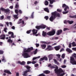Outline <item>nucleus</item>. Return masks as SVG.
Listing matches in <instances>:
<instances>
[{"mask_svg":"<svg viewBox=\"0 0 76 76\" xmlns=\"http://www.w3.org/2000/svg\"><path fill=\"white\" fill-rule=\"evenodd\" d=\"M48 51H51L53 50V48L51 46H48L47 48H46V50H48Z\"/></svg>","mask_w":76,"mask_h":76,"instance_id":"nucleus-8","label":"nucleus"},{"mask_svg":"<svg viewBox=\"0 0 76 76\" xmlns=\"http://www.w3.org/2000/svg\"><path fill=\"white\" fill-rule=\"evenodd\" d=\"M44 11H45V12H47L48 13H49V10L48 9V7L44 8Z\"/></svg>","mask_w":76,"mask_h":76,"instance_id":"nucleus-21","label":"nucleus"},{"mask_svg":"<svg viewBox=\"0 0 76 76\" xmlns=\"http://www.w3.org/2000/svg\"><path fill=\"white\" fill-rule=\"evenodd\" d=\"M49 18L48 17V16H45V19L46 20H47Z\"/></svg>","mask_w":76,"mask_h":76,"instance_id":"nucleus-45","label":"nucleus"},{"mask_svg":"<svg viewBox=\"0 0 76 76\" xmlns=\"http://www.w3.org/2000/svg\"><path fill=\"white\" fill-rule=\"evenodd\" d=\"M51 15H51L50 18H49L51 22H53V20H54L56 18V17L59 18L60 16V14L56 12H52Z\"/></svg>","mask_w":76,"mask_h":76,"instance_id":"nucleus-1","label":"nucleus"},{"mask_svg":"<svg viewBox=\"0 0 76 76\" xmlns=\"http://www.w3.org/2000/svg\"><path fill=\"white\" fill-rule=\"evenodd\" d=\"M32 32L33 34L35 35V34H37V32H38V30L34 29L32 30Z\"/></svg>","mask_w":76,"mask_h":76,"instance_id":"nucleus-13","label":"nucleus"},{"mask_svg":"<svg viewBox=\"0 0 76 76\" xmlns=\"http://www.w3.org/2000/svg\"><path fill=\"white\" fill-rule=\"evenodd\" d=\"M60 48H61V46L60 45L57 46L55 47V49L56 51H58Z\"/></svg>","mask_w":76,"mask_h":76,"instance_id":"nucleus-9","label":"nucleus"},{"mask_svg":"<svg viewBox=\"0 0 76 76\" xmlns=\"http://www.w3.org/2000/svg\"><path fill=\"white\" fill-rule=\"evenodd\" d=\"M53 56H54V55L53 54H50L48 56V58H49V61L51 60H53Z\"/></svg>","mask_w":76,"mask_h":76,"instance_id":"nucleus-7","label":"nucleus"},{"mask_svg":"<svg viewBox=\"0 0 76 76\" xmlns=\"http://www.w3.org/2000/svg\"><path fill=\"white\" fill-rule=\"evenodd\" d=\"M67 30H69V28H64V31H67Z\"/></svg>","mask_w":76,"mask_h":76,"instance_id":"nucleus-54","label":"nucleus"},{"mask_svg":"<svg viewBox=\"0 0 76 76\" xmlns=\"http://www.w3.org/2000/svg\"><path fill=\"white\" fill-rule=\"evenodd\" d=\"M12 38H15V36H14L13 33L11 34V36L9 37V38L10 39H11Z\"/></svg>","mask_w":76,"mask_h":76,"instance_id":"nucleus-25","label":"nucleus"},{"mask_svg":"<svg viewBox=\"0 0 76 76\" xmlns=\"http://www.w3.org/2000/svg\"><path fill=\"white\" fill-rule=\"evenodd\" d=\"M29 72V70H27V71H24L23 72V75L24 76H26L27 75V73H28V72Z\"/></svg>","mask_w":76,"mask_h":76,"instance_id":"nucleus-11","label":"nucleus"},{"mask_svg":"<svg viewBox=\"0 0 76 76\" xmlns=\"http://www.w3.org/2000/svg\"><path fill=\"white\" fill-rule=\"evenodd\" d=\"M48 1H49L50 4H52L56 1L55 0H47Z\"/></svg>","mask_w":76,"mask_h":76,"instance_id":"nucleus-22","label":"nucleus"},{"mask_svg":"<svg viewBox=\"0 0 76 76\" xmlns=\"http://www.w3.org/2000/svg\"><path fill=\"white\" fill-rule=\"evenodd\" d=\"M67 9H69V7L68 6L67 7H65V8L64 9V10L65 11H66V10H67Z\"/></svg>","mask_w":76,"mask_h":76,"instance_id":"nucleus-40","label":"nucleus"},{"mask_svg":"<svg viewBox=\"0 0 76 76\" xmlns=\"http://www.w3.org/2000/svg\"><path fill=\"white\" fill-rule=\"evenodd\" d=\"M54 66L56 67L55 69H54V71L55 72V73H56L57 72V71L58 70V67L56 65H54Z\"/></svg>","mask_w":76,"mask_h":76,"instance_id":"nucleus-14","label":"nucleus"},{"mask_svg":"<svg viewBox=\"0 0 76 76\" xmlns=\"http://www.w3.org/2000/svg\"><path fill=\"white\" fill-rule=\"evenodd\" d=\"M15 12L17 15H19V10H15Z\"/></svg>","mask_w":76,"mask_h":76,"instance_id":"nucleus-33","label":"nucleus"},{"mask_svg":"<svg viewBox=\"0 0 76 76\" xmlns=\"http://www.w3.org/2000/svg\"><path fill=\"white\" fill-rule=\"evenodd\" d=\"M75 44L76 42H73L72 43V47H76V44Z\"/></svg>","mask_w":76,"mask_h":76,"instance_id":"nucleus-28","label":"nucleus"},{"mask_svg":"<svg viewBox=\"0 0 76 76\" xmlns=\"http://www.w3.org/2000/svg\"><path fill=\"white\" fill-rule=\"evenodd\" d=\"M39 66V64H34V67H38V66Z\"/></svg>","mask_w":76,"mask_h":76,"instance_id":"nucleus-53","label":"nucleus"},{"mask_svg":"<svg viewBox=\"0 0 76 76\" xmlns=\"http://www.w3.org/2000/svg\"><path fill=\"white\" fill-rule=\"evenodd\" d=\"M63 72H64V71L61 68H60L58 70L57 72L56 73H63Z\"/></svg>","mask_w":76,"mask_h":76,"instance_id":"nucleus-6","label":"nucleus"},{"mask_svg":"<svg viewBox=\"0 0 76 76\" xmlns=\"http://www.w3.org/2000/svg\"><path fill=\"white\" fill-rule=\"evenodd\" d=\"M53 60L54 61V63H55L57 65H59L60 63L58 62H57V61L56 59H53Z\"/></svg>","mask_w":76,"mask_h":76,"instance_id":"nucleus-19","label":"nucleus"},{"mask_svg":"<svg viewBox=\"0 0 76 76\" xmlns=\"http://www.w3.org/2000/svg\"><path fill=\"white\" fill-rule=\"evenodd\" d=\"M47 47V45L45 44L42 45H41V47L42 49H45Z\"/></svg>","mask_w":76,"mask_h":76,"instance_id":"nucleus-18","label":"nucleus"},{"mask_svg":"<svg viewBox=\"0 0 76 76\" xmlns=\"http://www.w3.org/2000/svg\"><path fill=\"white\" fill-rule=\"evenodd\" d=\"M1 60L2 61H4V62H6V59L4 58H3L2 59H1Z\"/></svg>","mask_w":76,"mask_h":76,"instance_id":"nucleus-46","label":"nucleus"},{"mask_svg":"<svg viewBox=\"0 0 76 76\" xmlns=\"http://www.w3.org/2000/svg\"><path fill=\"white\" fill-rule=\"evenodd\" d=\"M41 43H44V44H50V42H44V41H40Z\"/></svg>","mask_w":76,"mask_h":76,"instance_id":"nucleus-24","label":"nucleus"},{"mask_svg":"<svg viewBox=\"0 0 76 76\" xmlns=\"http://www.w3.org/2000/svg\"><path fill=\"white\" fill-rule=\"evenodd\" d=\"M25 62L23 61L22 62H21V65H25Z\"/></svg>","mask_w":76,"mask_h":76,"instance_id":"nucleus-36","label":"nucleus"},{"mask_svg":"<svg viewBox=\"0 0 76 76\" xmlns=\"http://www.w3.org/2000/svg\"><path fill=\"white\" fill-rule=\"evenodd\" d=\"M19 5L18 4H16L15 6V8H16V9H18V8H19Z\"/></svg>","mask_w":76,"mask_h":76,"instance_id":"nucleus-41","label":"nucleus"},{"mask_svg":"<svg viewBox=\"0 0 76 76\" xmlns=\"http://www.w3.org/2000/svg\"><path fill=\"white\" fill-rule=\"evenodd\" d=\"M64 75H65V73H62L60 74V76H64Z\"/></svg>","mask_w":76,"mask_h":76,"instance_id":"nucleus-59","label":"nucleus"},{"mask_svg":"<svg viewBox=\"0 0 76 76\" xmlns=\"http://www.w3.org/2000/svg\"><path fill=\"white\" fill-rule=\"evenodd\" d=\"M50 73V71H48V70H46L44 71V73L45 74H49Z\"/></svg>","mask_w":76,"mask_h":76,"instance_id":"nucleus-26","label":"nucleus"},{"mask_svg":"<svg viewBox=\"0 0 76 76\" xmlns=\"http://www.w3.org/2000/svg\"><path fill=\"white\" fill-rule=\"evenodd\" d=\"M69 48H72V43H70L69 44Z\"/></svg>","mask_w":76,"mask_h":76,"instance_id":"nucleus-47","label":"nucleus"},{"mask_svg":"<svg viewBox=\"0 0 76 76\" xmlns=\"http://www.w3.org/2000/svg\"><path fill=\"white\" fill-rule=\"evenodd\" d=\"M3 51L0 50V54H3Z\"/></svg>","mask_w":76,"mask_h":76,"instance_id":"nucleus-58","label":"nucleus"},{"mask_svg":"<svg viewBox=\"0 0 76 76\" xmlns=\"http://www.w3.org/2000/svg\"><path fill=\"white\" fill-rule=\"evenodd\" d=\"M40 58V56H39L37 57H34L33 58V60L34 61V60H36V59H37V58Z\"/></svg>","mask_w":76,"mask_h":76,"instance_id":"nucleus-32","label":"nucleus"},{"mask_svg":"<svg viewBox=\"0 0 76 76\" xmlns=\"http://www.w3.org/2000/svg\"><path fill=\"white\" fill-rule=\"evenodd\" d=\"M34 12H33L31 14V18H32V19L34 18Z\"/></svg>","mask_w":76,"mask_h":76,"instance_id":"nucleus-34","label":"nucleus"},{"mask_svg":"<svg viewBox=\"0 0 76 76\" xmlns=\"http://www.w3.org/2000/svg\"><path fill=\"white\" fill-rule=\"evenodd\" d=\"M7 42H9V44H10V45L13 42V40L11 39H8V40L7 41Z\"/></svg>","mask_w":76,"mask_h":76,"instance_id":"nucleus-17","label":"nucleus"},{"mask_svg":"<svg viewBox=\"0 0 76 76\" xmlns=\"http://www.w3.org/2000/svg\"><path fill=\"white\" fill-rule=\"evenodd\" d=\"M69 18H76V15H73V16H69Z\"/></svg>","mask_w":76,"mask_h":76,"instance_id":"nucleus-31","label":"nucleus"},{"mask_svg":"<svg viewBox=\"0 0 76 76\" xmlns=\"http://www.w3.org/2000/svg\"><path fill=\"white\" fill-rule=\"evenodd\" d=\"M36 63L37 62L35 61H33L31 62V63L32 64H35V63Z\"/></svg>","mask_w":76,"mask_h":76,"instance_id":"nucleus-51","label":"nucleus"},{"mask_svg":"<svg viewBox=\"0 0 76 76\" xmlns=\"http://www.w3.org/2000/svg\"><path fill=\"white\" fill-rule=\"evenodd\" d=\"M68 21L69 20L67 21L66 20H65L64 22V23L65 24L67 23H68Z\"/></svg>","mask_w":76,"mask_h":76,"instance_id":"nucleus-44","label":"nucleus"},{"mask_svg":"<svg viewBox=\"0 0 76 76\" xmlns=\"http://www.w3.org/2000/svg\"><path fill=\"white\" fill-rule=\"evenodd\" d=\"M66 51H67V52H68L69 53H72L73 52L72 50H70L69 48H67L66 49Z\"/></svg>","mask_w":76,"mask_h":76,"instance_id":"nucleus-16","label":"nucleus"},{"mask_svg":"<svg viewBox=\"0 0 76 76\" xmlns=\"http://www.w3.org/2000/svg\"><path fill=\"white\" fill-rule=\"evenodd\" d=\"M23 56L24 58H28L29 57V56L27 53H24L23 54Z\"/></svg>","mask_w":76,"mask_h":76,"instance_id":"nucleus-5","label":"nucleus"},{"mask_svg":"<svg viewBox=\"0 0 76 76\" xmlns=\"http://www.w3.org/2000/svg\"><path fill=\"white\" fill-rule=\"evenodd\" d=\"M33 50V47H31V48H28L27 50H24V53H29V52H31L32 50Z\"/></svg>","mask_w":76,"mask_h":76,"instance_id":"nucleus-4","label":"nucleus"},{"mask_svg":"<svg viewBox=\"0 0 76 76\" xmlns=\"http://www.w3.org/2000/svg\"><path fill=\"white\" fill-rule=\"evenodd\" d=\"M56 33V30L53 29L51 31H49L48 33H47L46 32H44V31H42V35L43 37H45L48 35V36H52L54 35Z\"/></svg>","mask_w":76,"mask_h":76,"instance_id":"nucleus-2","label":"nucleus"},{"mask_svg":"<svg viewBox=\"0 0 76 76\" xmlns=\"http://www.w3.org/2000/svg\"><path fill=\"white\" fill-rule=\"evenodd\" d=\"M39 76H45V75H44V74L43 73L40 74L39 75Z\"/></svg>","mask_w":76,"mask_h":76,"instance_id":"nucleus-62","label":"nucleus"},{"mask_svg":"<svg viewBox=\"0 0 76 76\" xmlns=\"http://www.w3.org/2000/svg\"><path fill=\"white\" fill-rule=\"evenodd\" d=\"M16 76H19V72H16Z\"/></svg>","mask_w":76,"mask_h":76,"instance_id":"nucleus-64","label":"nucleus"},{"mask_svg":"<svg viewBox=\"0 0 76 76\" xmlns=\"http://www.w3.org/2000/svg\"><path fill=\"white\" fill-rule=\"evenodd\" d=\"M31 31H32V30H30L28 31H26V33L27 34H30V33H31Z\"/></svg>","mask_w":76,"mask_h":76,"instance_id":"nucleus-37","label":"nucleus"},{"mask_svg":"<svg viewBox=\"0 0 76 76\" xmlns=\"http://www.w3.org/2000/svg\"><path fill=\"white\" fill-rule=\"evenodd\" d=\"M4 19V16L2 15L0 17V20H3Z\"/></svg>","mask_w":76,"mask_h":76,"instance_id":"nucleus-43","label":"nucleus"},{"mask_svg":"<svg viewBox=\"0 0 76 76\" xmlns=\"http://www.w3.org/2000/svg\"><path fill=\"white\" fill-rule=\"evenodd\" d=\"M68 23H69V24H70V25H71V24H72V23H73V22H74V21H73V20H71V21H69L68 20Z\"/></svg>","mask_w":76,"mask_h":76,"instance_id":"nucleus-29","label":"nucleus"},{"mask_svg":"<svg viewBox=\"0 0 76 76\" xmlns=\"http://www.w3.org/2000/svg\"><path fill=\"white\" fill-rule=\"evenodd\" d=\"M40 29H45L46 28V25H43L40 26Z\"/></svg>","mask_w":76,"mask_h":76,"instance_id":"nucleus-20","label":"nucleus"},{"mask_svg":"<svg viewBox=\"0 0 76 76\" xmlns=\"http://www.w3.org/2000/svg\"><path fill=\"white\" fill-rule=\"evenodd\" d=\"M26 68L28 70H29V72H31V70L30 69H31V66H26Z\"/></svg>","mask_w":76,"mask_h":76,"instance_id":"nucleus-27","label":"nucleus"},{"mask_svg":"<svg viewBox=\"0 0 76 76\" xmlns=\"http://www.w3.org/2000/svg\"><path fill=\"white\" fill-rule=\"evenodd\" d=\"M36 29H41V27L40 26H36Z\"/></svg>","mask_w":76,"mask_h":76,"instance_id":"nucleus-35","label":"nucleus"},{"mask_svg":"<svg viewBox=\"0 0 76 76\" xmlns=\"http://www.w3.org/2000/svg\"><path fill=\"white\" fill-rule=\"evenodd\" d=\"M68 6H67L66 4H63V5L62 6V7H67Z\"/></svg>","mask_w":76,"mask_h":76,"instance_id":"nucleus-39","label":"nucleus"},{"mask_svg":"<svg viewBox=\"0 0 76 76\" xmlns=\"http://www.w3.org/2000/svg\"><path fill=\"white\" fill-rule=\"evenodd\" d=\"M37 51H38V49H36L34 51V54H36Z\"/></svg>","mask_w":76,"mask_h":76,"instance_id":"nucleus-42","label":"nucleus"},{"mask_svg":"<svg viewBox=\"0 0 76 76\" xmlns=\"http://www.w3.org/2000/svg\"><path fill=\"white\" fill-rule=\"evenodd\" d=\"M4 73H7L8 74H9V75H11V74H12V73H11V72H10V71L7 70H4Z\"/></svg>","mask_w":76,"mask_h":76,"instance_id":"nucleus-15","label":"nucleus"},{"mask_svg":"<svg viewBox=\"0 0 76 76\" xmlns=\"http://www.w3.org/2000/svg\"><path fill=\"white\" fill-rule=\"evenodd\" d=\"M49 3L48 2V1H45V6H48V5Z\"/></svg>","mask_w":76,"mask_h":76,"instance_id":"nucleus-30","label":"nucleus"},{"mask_svg":"<svg viewBox=\"0 0 76 76\" xmlns=\"http://www.w3.org/2000/svg\"><path fill=\"white\" fill-rule=\"evenodd\" d=\"M61 67L62 68H66V66L64 65H62L61 66Z\"/></svg>","mask_w":76,"mask_h":76,"instance_id":"nucleus-56","label":"nucleus"},{"mask_svg":"<svg viewBox=\"0 0 76 76\" xmlns=\"http://www.w3.org/2000/svg\"><path fill=\"white\" fill-rule=\"evenodd\" d=\"M18 15H19L18 14H17L16 15H13V18H15V19H18V18H19V17L18 16Z\"/></svg>","mask_w":76,"mask_h":76,"instance_id":"nucleus-23","label":"nucleus"},{"mask_svg":"<svg viewBox=\"0 0 76 76\" xmlns=\"http://www.w3.org/2000/svg\"><path fill=\"white\" fill-rule=\"evenodd\" d=\"M72 57H75H75H76V53H74V54H73L72 55Z\"/></svg>","mask_w":76,"mask_h":76,"instance_id":"nucleus-52","label":"nucleus"},{"mask_svg":"<svg viewBox=\"0 0 76 76\" xmlns=\"http://www.w3.org/2000/svg\"><path fill=\"white\" fill-rule=\"evenodd\" d=\"M6 30H7V28H4V31L5 32H7V31H6Z\"/></svg>","mask_w":76,"mask_h":76,"instance_id":"nucleus-60","label":"nucleus"},{"mask_svg":"<svg viewBox=\"0 0 76 76\" xmlns=\"http://www.w3.org/2000/svg\"><path fill=\"white\" fill-rule=\"evenodd\" d=\"M63 32V31L61 29L58 30L57 31V35H60L61 33Z\"/></svg>","mask_w":76,"mask_h":76,"instance_id":"nucleus-10","label":"nucleus"},{"mask_svg":"<svg viewBox=\"0 0 76 76\" xmlns=\"http://www.w3.org/2000/svg\"><path fill=\"white\" fill-rule=\"evenodd\" d=\"M5 38H6V35L5 34H2L0 36V39H4Z\"/></svg>","mask_w":76,"mask_h":76,"instance_id":"nucleus-12","label":"nucleus"},{"mask_svg":"<svg viewBox=\"0 0 76 76\" xmlns=\"http://www.w3.org/2000/svg\"><path fill=\"white\" fill-rule=\"evenodd\" d=\"M57 11L58 12H61V10H60L59 9H57Z\"/></svg>","mask_w":76,"mask_h":76,"instance_id":"nucleus-61","label":"nucleus"},{"mask_svg":"<svg viewBox=\"0 0 76 76\" xmlns=\"http://www.w3.org/2000/svg\"><path fill=\"white\" fill-rule=\"evenodd\" d=\"M43 60H44V59L43 58V57L40 58V60H39V61H43Z\"/></svg>","mask_w":76,"mask_h":76,"instance_id":"nucleus-49","label":"nucleus"},{"mask_svg":"<svg viewBox=\"0 0 76 76\" xmlns=\"http://www.w3.org/2000/svg\"><path fill=\"white\" fill-rule=\"evenodd\" d=\"M72 49L74 51H76V48H72Z\"/></svg>","mask_w":76,"mask_h":76,"instance_id":"nucleus-63","label":"nucleus"},{"mask_svg":"<svg viewBox=\"0 0 76 76\" xmlns=\"http://www.w3.org/2000/svg\"><path fill=\"white\" fill-rule=\"evenodd\" d=\"M44 60H45L46 61H47L48 60V58L47 57H43Z\"/></svg>","mask_w":76,"mask_h":76,"instance_id":"nucleus-38","label":"nucleus"},{"mask_svg":"<svg viewBox=\"0 0 76 76\" xmlns=\"http://www.w3.org/2000/svg\"><path fill=\"white\" fill-rule=\"evenodd\" d=\"M50 68H51V69H55V68H56V67L54 65V66H51V67H50Z\"/></svg>","mask_w":76,"mask_h":76,"instance_id":"nucleus-50","label":"nucleus"},{"mask_svg":"<svg viewBox=\"0 0 76 76\" xmlns=\"http://www.w3.org/2000/svg\"><path fill=\"white\" fill-rule=\"evenodd\" d=\"M69 12L68 11H67L66 12H63V13L64 14H67Z\"/></svg>","mask_w":76,"mask_h":76,"instance_id":"nucleus-48","label":"nucleus"},{"mask_svg":"<svg viewBox=\"0 0 76 76\" xmlns=\"http://www.w3.org/2000/svg\"><path fill=\"white\" fill-rule=\"evenodd\" d=\"M13 33V32H11V31H9L8 32V35H10L11 34H12V33Z\"/></svg>","mask_w":76,"mask_h":76,"instance_id":"nucleus-57","label":"nucleus"},{"mask_svg":"<svg viewBox=\"0 0 76 76\" xmlns=\"http://www.w3.org/2000/svg\"><path fill=\"white\" fill-rule=\"evenodd\" d=\"M18 12H19L20 14H22V10H19Z\"/></svg>","mask_w":76,"mask_h":76,"instance_id":"nucleus-55","label":"nucleus"},{"mask_svg":"<svg viewBox=\"0 0 76 76\" xmlns=\"http://www.w3.org/2000/svg\"><path fill=\"white\" fill-rule=\"evenodd\" d=\"M70 63L72 65H76V61L75 59V58L73 57H71L70 58Z\"/></svg>","mask_w":76,"mask_h":76,"instance_id":"nucleus-3","label":"nucleus"}]
</instances>
